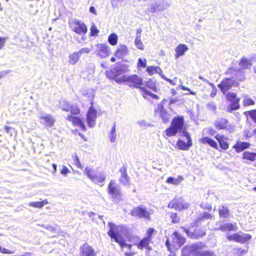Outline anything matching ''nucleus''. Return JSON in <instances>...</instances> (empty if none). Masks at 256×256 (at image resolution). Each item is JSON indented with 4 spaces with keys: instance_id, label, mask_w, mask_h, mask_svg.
<instances>
[{
    "instance_id": "423d86ee",
    "label": "nucleus",
    "mask_w": 256,
    "mask_h": 256,
    "mask_svg": "<svg viewBox=\"0 0 256 256\" xmlns=\"http://www.w3.org/2000/svg\"><path fill=\"white\" fill-rule=\"evenodd\" d=\"M130 214L132 216H134L144 218L149 220L150 219V216L152 214V212L151 210H148L146 208L143 206H140L133 208L131 210Z\"/></svg>"
},
{
    "instance_id": "69168bd1",
    "label": "nucleus",
    "mask_w": 256,
    "mask_h": 256,
    "mask_svg": "<svg viewBox=\"0 0 256 256\" xmlns=\"http://www.w3.org/2000/svg\"><path fill=\"white\" fill-rule=\"evenodd\" d=\"M210 84L211 85V86H212V92H211L210 95H211V96H212V97H214V96H216V94L217 90H216V88L214 87V84Z\"/></svg>"
},
{
    "instance_id": "09e8293b",
    "label": "nucleus",
    "mask_w": 256,
    "mask_h": 256,
    "mask_svg": "<svg viewBox=\"0 0 256 256\" xmlns=\"http://www.w3.org/2000/svg\"><path fill=\"white\" fill-rule=\"evenodd\" d=\"M90 50L88 48H84L80 49L79 51L77 52L79 56L80 57L82 54H88L90 52Z\"/></svg>"
},
{
    "instance_id": "6e6552de",
    "label": "nucleus",
    "mask_w": 256,
    "mask_h": 256,
    "mask_svg": "<svg viewBox=\"0 0 256 256\" xmlns=\"http://www.w3.org/2000/svg\"><path fill=\"white\" fill-rule=\"evenodd\" d=\"M190 206V204L184 201L182 198L174 199L168 204L169 208H174L180 211L188 209Z\"/></svg>"
},
{
    "instance_id": "c85d7f7f",
    "label": "nucleus",
    "mask_w": 256,
    "mask_h": 256,
    "mask_svg": "<svg viewBox=\"0 0 256 256\" xmlns=\"http://www.w3.org/2000/svg\"><path fill=\"white\" fill-rule=\"evenodd\" d=\"M151 241V238H145L142 240L139 244H138V248L139 249L142 250L144 248L150 249L148 244Z\"/></svg>"
},
{
    "instance_id": "20e7f679",
    "label": "nucleus",
    "mask_w": 256,
    "mask_h": 256,
    "mask_svg": "<svg viewBox=\"0 0 256 256\" xmlns=\"http://www.w3.org/2000/svg\"><path fill=\"white\" fill-rule=\"evenodd\" d=\"M84 173L92 182L96 183H102L106 180V175L101 172H96L92 168L86 167Z\"/></svg>"
},
{
    "instance_id": "c756f323",
    "label": "nucleus",
    "mask_w": 256,
    "mask_h": 256,
    "mask_svg": "<svg viewBox=\"0 0 256 256\" xmlns=\"http://www.w3.org/2000/svg\"><path fill=\"white\" fill-rule=\"evenodd\" d=\"M200 141L203 144H208L210 146L214 148H215L216 149H218V146L216 142L214 140L210 138H209L206 136L204 137L200 140Z\"/></svg>"
},
{
    "instance_id": "ddd939ff",
    "label": "nucleus",
    "mask_w": 256,
    "mask_h": 256,
    "mask_svg": "<svg viewBox=\"0 0 256 256\" xmlns=\"http://www.w3.org/2000/svg\"><path fill=\"white\" fill-rule=\"evenodd\" d=\"M172 245L176 249L179 248L186 242L185 238L177 232H174L171 236Z\"/></svg>"
},
{
    "instance_id": "1a4fd4ad",
    "label": "nucleus",
    "mask_w": 256,
    "mask_h": 256,
    "mask_svg": "<svg viewBox=\"0 0 256 256\" xmlns=\"http://www.w3.org/2000/svg\"><path fill=\"white\" fill-rule=\"evenodd\" d=\"M39 121L43 126L48 128L54 126L55 118L50 114L40 112L39 114Z\"/></svg>"
},
{
    "instance_id": "b1692460",
    "label": "nucleus",
    "mask_w": 256,
    "mask_h": 256,
    "mask_svg": "<svg viewBox=\"0 0 256 256\" xmlns=\"http://www.w3.org/2000/svg\"><path fill=\"white\" fill-rule=\"evenodd\" d=\"M219 216L220 218H227L230 216L228 208L226 204H222L219 206Z\"/></svg>"
},
{
    "instance_id": "2eb2a0df",
    "label": "nucleus",
    "mask_w": 256,
    "mask_h": 256,
    "mask_svg": "<svg viewBox=\"0 0 256 256\" xmlns=\"http://www.w3.org/2000/svg\"><path fill=\"white\" fill-rule=\"evenodd\" d=\"M229 240H234L235 242L244 244L249 240L252 236L248 234L242 233L241 234H234L232 235H229L227 236Z\"/></svg>"
},
{
    "instance_id": "aec40b11",
    "label": "nucleus",
    "mask_w": 256,
    "mask_h": 256,
    "mask_svg": "<svg viewBox=\"0 0 256 256\" xmlns=\"http://www.w3.org/2000/svg\"><path fill=\"white\" fill-rule=\"evenodd\" d=\"M82 256H96L94 250L88 244H84L81 247Z\"/></svg>"
},
{
    "instance_id": "4be33fe9",
    "label": "nucleus",
    "mask_w": 256,
    "mask_h": 256,
    "mask_svg": "<svg viewBox=\"0 0 256 256\" xmlns=\"http://www.w3.org/2000/svg\"><path fill=\"white\" fill-rule=\"evenodd\" d=\"M121 172V176L120 178V182L124 185H129L130 184V177L126 174V168L123 167L120 170Z\"/></svg>"
},
{
    "instance_id": "473e14b6",
    "label": "nucleus",
    "mask_w": 256,
    "mask_h": 256,
    "mask_svg": "<svg viewBox=\"0 0 256 256\" xmlns=\"http://www.w3.org/2000/svg\"><path fill=\"white\" fill-rule=\"evenodd\" d=\"M242 96L244 98L242 101L244 106H246L254 104V101L248 94H244Z\"/></svg>"
},
{
    "instance_id": "dca6fc26",
    "label": "nucleus",
    "mask_w": 256,
    "mask_h": 256,
    "mask_svg": "<svg viewBox=\"0 0 256 256\" xmlns=\"http://www.w3.org/2000/svg\"><path fill=\"white\" fill-rule=\"evenodd\" d=\"M96 115V110H94L92 106H90L86 114V122L90 127L92 128L95 126Z\"/></svg>"
},
{
    "instance_id": "6e6d98bb",
    "label": "nucleus",
    "mask_w": 256,
    "mask_h": 256,
    "mask_svg": "<svg viewBox=\"0 0 256 256\" xmlns=\"http://www.w3.org/2000/svg\"><path fill=\"white\" fill-rule=\"evenodd\" d=\"M60 172L63 176H66L68 173L70 172V170L66 166H62Z\"/></svg>"
},
{
    "instance_id": "e2e57ef3",
    "label": "nucleus",
    "mask_w": 256,
    "mask_h": 256,
    "mask_svg": "<svg viewBox=\"0 0 256 256\" xmlns=\"http://www.w3.org/2000/svg\"><path fill=\"white\" fill-rule=\"evenodd\" d=\"M154 232V229H153L152 228H148L146 232L147 236L146 238H151V236H152V234H153Z\"/></svg>"
},
{
    "instance_id": "8fccbe9b",
    "label": "nucleus",
    "mask_w": 256,
    "mask_h": 256,
    "mask_svg": "<svg viewBox=\"0 0 256 256\" xmlns=\"http://www.w3.org/2000/svg\"><path fill=\"white\" fill-rule=\"evenodd\" d=\"M170 218H172V222L173 223H178L179 222L180 218L178 216L176 213L172 212L170 214Z\"/></svg>"
},
{
    "instance_id": "393cba45",
    "label": "nucleus",
    "mask_w": 256,
    "mask_h": 256,
    "mask_svg": "<svg viewBox=\"0 0 256 256\" xmlns=\"http://www.w3.org/2000/svg\"><path fill=\"white\" fill-rule=\"evenodd\" d=\"M237 227L236 225L231 224V223H226L220 226L219 228H215V230H220L223 232H226V231H230V230H236Z\"/></svg>"
},
{
    "instance_id": "9d476101",
    "label": "nucleus",
    "mask_w": 256,
    "mask_h": 256,
    "mask_svg": "<svg viewBox=\"0 0 256 256\" xmlns=\"http://www.w3.org/2000/svg\"><path fill=\"white\" fill-rule=\"evenodd\" d=\"M183 136L186 138L187 142H186L181 139H178L176 142V146L180 150H188L192 145V140L190 134L187 131L183 132Z\"/></svg>"
},
{
    "instance_id": "e433bc0d",
    "label": "nucleus",
    "mask_w": 256,
    "mask_h": 256,
    "mask_svg": "<svg viewBox=\"0 0 256 256\" xmlns=\"http://www.w3.org/2000/svg\"><path fill=\"white\" fill-rule=\"evenodd\" d=\"M118 36L115 33L111 34L108 38V42L112 46H115L118 42Z\"/></svg>"
},
{
    "instance_id": "79ce46f5",
    "label": "nucleus",
    "mask_w": 256,
    "mask_h": 256,
    "mask_svg": "<svg viewBox=\"0 0 256 256\" xmlns=\"http://www.w3.org/2000/svg\"><path fill=\"white\" fill-rule=\"evenodd\" d=\"M134 44L140 50H144V45L141 40V38H136Z\"/></svg>"
},
{
    "instance_id": "ea45409f",
    "label": "nucleus",
    "mask_w": 256,
    "mask_h": 256,
    "mask_svg": "<svg viewBox=\"0 0 256 256\" xmlns=\"http://www.w3.org/2000/svg\"><path fill=\"white\" fill-rule=\"evenodd\" d=\"M240 64V67L244 69L250 68L251 66V64L248 60L244 58H242L241 59Z\"/></svg>"
},
{
    "instance_id": "a19ab883",
    "label": "nucleus",
    "mask_w": 256,
    "mask_h": 256,
    "mask_svg": "<svg viewBox=\"0 0 256 256\" xmlns=\"http://www.w3.org/2000/svg\"><path fill=\"white\" fill-rule=\"evenodd\" d=\"M141 90L142 91V95L144 98H146L147 96H150L154 98H156L158 96L157 95L150 92L144 88H142Z\"/></svg>"
},
{
    "instance_id": "7c9ffc66",
    "label": "nucleus",
    "mask_w": 256,
    "mask_h": 256,
    "mask_svg": "<svg viewBox=\"0 0 256 256\" xmlns=\"http://www.w3.org/2000/svg\"><path fill=\"white\" fill-rule=\"evenodd\" d=\"M240 100H237L235 102H230V105L227 107L226 111L228 112H232L233 110H237L240 108Z\"/></svg>"
},
{
    "instance_id": "4d7b16f0",
    "label": "nucleus",
    "mask_w": 256,
    "mask_h": 256,
    "mask_svg": "<svg viewBox=\"0 0 256 256\" xmlns=\"http://www.w3.org/2000/svg\"><path fill=\"white\" fill-rule=\"evenodd\" d=\"M158 69L160 71H161V69L158 66L154 67V66H148L146 68V71L149 74H152L154 70Z\"/></svg>"
},
{
    "instance_id": "a878e982",
    "label": "nucleus",
    "mask_w": 256,
    "mask_h": 256,
    "mask_svg": "<svg viewBox=\"0 0 256 256\" xmlns=\"http://www.w3.org/2000/svg\"><path fill=\"white\" fill-rule=\"evenodd\" d=\"M128 54V49L126 45H121L115 52V56L120 58L126 56Z\"/></svg>"
},
{
    "instance_id": "cd10ccee",
    "label": "nucleus",
    "mask_w": 256,
    "mask_h": 256,
    "mask_svg": "<svg viewBox=\"0 0 256 256\" xmlns=\"http://www.w3.org/2000/svg\"><path fill=\"white\" fill-rule=\"evenodd\" d=\"M250 144L247 142H238L234 146V148L238 152H240L250 146Z\"/></svg>"
},
{
    "instance_id": "5701e85b",
    "label": "nucleus",
    "mask_w": 256,
    "mask_h": 256,
    "mask_svg": "<svg viewBox=\"0 0 256 256\" xmlns=\"http://www.w3.org/2000/svg\"><path fill=\"white\" fill-rule=\"evenodd\" d=\"M228 120L224 118H218L216 120L214 124L215 127L218 130L224 129L226 128Z\"/></svg>"
},
{
    "instance_id": "774afa93",
    "label": "nucleus",
    "mask_w": 256,
    "mask_h": 256,
    "mask_svg": "<svg viewBox=\"0 0 256 256\" xmlns=\"http://www.w3.org/2000/svg\"><path fill=\"white\" fill-rule=\"evenodd\" d=\"M208 108L211 110H214L216 108V106L214 102L209 103L207 104Z\"/></svg>"
},
{
    "instance_id": "338daca9",
    "label": "nucleus",
    "mask_w": 256,
    "mask_h": 256,
    "mask_svg": "<svg viewBox=\"0 0 256 256\" xmlns=\"http://www.w3.org/2000/svg\"><path fill=\"white\" fill-rule=\"evenodd\" d=\"M42 226L45 228L46 229L50 232H54L56 230V228L53 227L52 226H44V225H42Z\"/></svg>"
},
{
    "instance_id": "bb28decb",
    "label": "nucleus",
    "mask_w": 256,
    "mask_h": 256,
    "mask_svg": "<svg viewBox=\"0 0 256 256\" xmlns=\"http://www.w3.org/2000/svg\"><path fill=\"white\" fill-rule=\"evenodd\" d=\"M188 50V48L186 45L180 44L176 48V54H175V57L177 58L183 56Z\"/></svg>"
},
{
    "instance_id": "412c9836",
    "label": "nucleus",
    "mask_w": 256,
    "mask_h": 256,
    "mask_svg": "<svg viewBox=\"0 0 256 256\" xmlns=\"http://www.w3.org/2000/svg\"><path fill=\"white\" fill-rule=\"evenodd\" d=\"M212 218V215L208 212L200 214L196 220V224L198 226L203 223H208V220Z\"/></svg>"
},
{
    "instance_id": "9b49d317",
    "label": "nucleus",
    "mask_w": 256,
    "mask_h": 256,
    "mask_svg": "<svg viewBox=\"0 0 256 256\" xmlns=\"http://www.w3.org/2000/svg\"><path fill=\"white\" fill-rule=\"evenodd\" d=\"M95 53L101 58H105L110 54V48L106 44H98L96 46Z\"/></svg>"
},
{
    "instance_id": "a211bd4d",
    "label": "nucleus",
    "mask_w": 256,
    "mask_h": 256,
    "mask_svg": "<svg viewBox=\"0 0 256 256\" xmlns=\"http://www.w3.org/2000/svg\"><path fill=\"white\" fill-rule=\"evenodd\" d=\"M234 83V80H233L227 78L222 80L218 86L220 90L224 94L227 90L230 89Z\"/></svg>"
},
{
    "instance_id": "a18cd8bd",
    "label": "nucleus",
    "mask_w": 256,
    "mask_h": 256,
    "mask_svg": "<svg viewBox=\"0 0 256 256\" xmlns=\"http://www.w3.org/2000/svg\"><path fill=\"white\" fill-rule=\"evenodd\" d=\"M128 76L124 75L120 77L116 78H114V80L117 82L118 83H121L123 82H125L126 83V84H128Z\"/></svg>"
},
{
    "instance_id": "de8ad7c7",
    "label": "nucleus",
    "mask_w": 256,
    "mask_h": 256,
    "mask_svg": "<svg viewBox=\"0 0 256 256\" xmlns=\"http://www.w3.org/2000/svg\"><path fill=\"white\" fill-rule=\"evenodd\" d=\"M146 60L145 58H139L138 62V67L144 68L146 66Z\"/></svg>"
},
{
    "instance_id": "5fc2aeb1",
    "label": "nucleus",
    "mask_w": 256,
    "mask_h": 256,
    "mask_svg": "<svg viewBox=\"0 0 256 256\" xmlns=\"http://www.w3.org/2000/svg\"><path fill=\"white\" fill-rule=\"evenodd\" d=\"M248 112L254 122H256V110L248 111Z\"/></svg>"
},
{
    "instance_id": "2f4dec72",
    "label": "nucleus",
    "mask_w": 256,
    "mask_h": 256,
    "mask_svg": "<svg viewBox=\"0 0 256 256\" xmlns=\"http://www.w3.org/2000/svg\"><path fill=\"white\" fill-rule=\"evenodd\" d=\"M80 58L77 52H74L69 55L68 62L70 64L74 65L78 61Z\"/></svg>"
},
{
    "instance_id": "4468645a",
    "label": "nucleus",
    "mask_w": 256,
    "mask_h": 256,
    "mask_svg": "<svg viewBox=\"0 0 256 256\" xmlns=\"http://www.w3.org/2000/svg\"><path fill=\"white\" fill-rule=\"evenodd\" d=\"M170 6V4L167 2L164 4H158L157 2L154 0L149 5L148 10L151 13L158 12L164 10Z\"/></svg>"
},
{
    "instance_id": "f257e3e1",
    "label": "nucleus",
    "mask_w": 256,
    "mask_h": 256,
    "mask_svg": "<svg viewBox=\"0 0 256 256\" xmlns=\"http://www.w3.org/2000/svg\"><path fill=\"white\" fill-rule=\"evenodd\" d=\"M184 120L182 116H177L173 118L170 126L165 130L166 135L168 136H174L178 132L183 130Z\"/></svg>"
},
{
    "instance_id": "0e129e2a",
    "label": "nucleus",
    "mask_w": 256,
    "mask_h": 256,
    "mask_svg": "<svg viewBox=\"0 0 256 256\" xmlns=\"http://www.w3.org/2000/svg\"><path fill=\"white\" fill-rule=\"evenodd\" d=\"M201 208H204V209H207L209 210H212V206L210 204H200Z\"/></svg>"
},
{
    "instance_id": "052dcab7",
    "label": "nucleus",
    "mask_w": 256,
    "mask_h": 256,
    "mask_svg": "<svg viewBox=\"0 0 256 256\" xmlns=\"http://www.w3.org/2000/svg\"><path fill=\"white\" fill-rule=\"evenodd\" d=\"M182 228L184 230V231L186 234L188 236L192 238H193L194 237V236L193 234V233L191 232L188 229H186L184 228Z\"/></svg>"
},
{
    "instance_id": "3c124183",
    "label": "nucleus",
    "mask_w": 256,
    "mask_h": 256,
    "mask_svg": "<svg viewBox=\"0 0 256 256\" xmlns=\"http://www.w3.org/2000/svg\"><path fill=\"white\" fill-rule=\"evenodd\" d=\"M220 148L223 150H227L228 148V144L225 138L223 139L220 143Z\"/></svg>"
},
{
    "instance_id": "f8f14e48",
    "label": "nucleus",
    "mask_w": 256,
    "mask_h": 256,
    "mask_svg": "<svg viewBox=\"0 0 256 256\" xmlns=\"http://www.w3.org/2000/svg\"><path fill=\"white\" fill-rule=\"evenodd\" d=\"M144 84L143 80L142 78L138 76L136 74H133L128 76V86L130 87H134L139 88L141 90L142 88L141 86Z\"/></svg>"
},
{
    "instance_id": "603ef678",
    "label": "nucleus",
    "mask_w": 256,
    "mask_h": 256,
    "mask_svg": "<svg viewBox=\"0 0 256 256\" xmlns=\"http://www.w3.org/2000/svg\"><path fill=\"white\" fill-rule=\"evenodd\" d=\"M99 30L97 28L96 26L93 24L90 28V34L92 36H94L98 33Z\"/></svg>"
},
{
    "instance_id": "c9c22d12",
    "label": "nucleus",
    "mask_w": 256,
    "mask_h": 256,
    "mask_svg": "<svg viewBox=\"0 0 256 256\" xmlns=\"http://www.w3.org/2000/svg\"><path fill=\"white\" fill-rule=\"evenodd\" d=\"M116 122H114V124L112 128V129H111V130H110V136H109L110 140L112 142H115L116 139Z\"/></svg>"
},
{
    "instance_id": "6ab92c4d",
    "label": "nucleus",
    "mask_w": 256,
    "mask_h": 256,
    "mask_svg": "<svg viewBox=\"0 0 256 256\" xmlns=\"http://www.w3.org/2000/svg\"><path fill=\"white\" fill-rule=\"evenodd\" d=\"M66 118L68 120L72 122L74 126H78L84 131L86 130V126L83 121L78 117L69 115L66 116Z\"/></svg>"
},
{
    "instance_id": "c03bdc74",
    "label": "nucleus",
    "mask_w": 256,
    "mask_h": 256,
    "mask_svg": "<svg viewBox=\"0 0 256 256\" xmlns=\"http://www.w3.org/2000/svg\"><path fill=\"white\" fill-rule=\"evenodd\" d=\"M70 106L69 103L66 101H62L60 103V108L64 111L68 112L70 110Z\"/></svg>"
},
{
    "instance_id": "4c0bfd02",
    "label": "nucleus",
    "mask_w": 256,
    "mask_h": 256,
    "mask_svg": "<svg viewBox=\"0 0 256 256\" xmlns=\"http://www.w3.org/2000/svg\"><path fill=\"white\" fill-rule=\"evenodd\" d=\"M243 157L244 159L254 161L256 158V153L249 152H245L244 153Z\"/></svg>"
},
{
    "instance_id": "39448f33",
    "label": "nucleus",
    "mask_w": 256,
    "mask_h": 256,
    "mask_svg": "<svg viewBox=\"0 0 256 256\" xmlns=\"http://www.w3.org/2000/svg\"><path fill=\"white\" fill-rule=\"evenodd\" d=\"M68 24L71 30L80 35H84L87 32L86 25L76 18L70 20Z\"/></svg>"
},
{
    "instance_id": "0eeeda50",
    "label": "nucleus",
    "mask_w": 256,
    "mask_h": 256,
    "mask_svg": "<svg viewBox=\"0 0 256 256\" xmlns=\"http://www.w3.org/2000/svg\"><path fill=\"white\" fill-rule=\"evenodd\" d=\"M108 194H110L115 201H119L120 199L121 190L120 186L115 182L111 180L108 186Z\"/></svg>"
},
{
    "instance_id": "864d4df0",
    "label": "nucleus",
    "mask_w": 256,
    "mask_h": 256,
    "mask_svg": "<svg viewBox=\"0 0 256 256\" xmlns=\"http://www.w3.org/2000/svg\"><path fill=\"white\" fill-rule=\"evenodd\" d=\"M70 112L73 114H78L80 112V110L78 106H70Z\"/></svg>"
},
{
    "instance_id": "680f3d73",
    "label": "nucleus",
    "mask_w": 256,
    "mask_h": 256,
    "mask_svg": "<svg viewBox=\"0 0 256 256\" xmlns=\"http://www.w3.org/2000/svg\"><path fill=\"white\" fill-rule=\"evenodd\" d=\"M183 180L182 176H178L176 178H174V184H178Z\"/></svg>"
},
{
    "instance_id": "49530a36",
    "label": "nucleus",
    "mask_w": 256,
    "mask_h": 256,
    "mask_svg": "<svg viewBox=\"0 0 256 256\" xmlns=\"http://www.w3.org/2000/svg\"><path fill=\"white\" fill-rule=\"evenodd\" d=\"M128 76L124 75L120 77L116 78H114V80L117 82L118 83H121L123 82H125L126 83V84H128Z\"/></svg>"
},
{
    "instance_id": "13d9d810",
    "label": "nucleus",
    "mask_w": 256,
    "mask_h": 256,
    "mask_svg": "<svg viewBox=\"0 0 256 256\" xmlns=\"http://www.w3.org/2000/svg\"><path fill=\"white\" fill-rule=\"evenodd\" d=\"M124 0H112L111 3L112 6L114 8H118L120 6V3Z\"/></svg>"
},
{
    "instance_id": "58836bf2",
    "label": "nucleus",
    "mask_w": 256,
    "mask_h": 256,
    "mask_svg": "<svg viewBox=\"0 0 256 256\" xmlns=\"http://www.w3.org/2000/svg\"><path fill=\"white\" fill-rule=\"evenodd\" d=\"M226 100L230 102H235L237 100H240V98H237L236 94L232 92H228L226 96Z\"/></svg>"
},
{
    "instance_id": "f03ea898",
    "label": "nucleus",
    "mask_w": 256,
    "mask_h": 256,
    "mask_svg": "<svg viewBox=\"0 0 256 256\" xmlns=\"http://www.w3.org/2000/svg\"><path fill=\"white\" fill-rule=\"evenodd\" d=\"M108 225L110 228L108 234L111 238L118 242L121 248H126L130 250L132 245L126 244L124 239L118 233V230H120L121 226H116V224L112 222H109Z\"/></svg>"
},
{
    "instance_id": "f704fd0d",
    "label": "nucleus",
    "mask_w": 256,
    "mask_h": 256,
    "mask_svg": "<svg viewBox=\"0 0 256 256\" xmlns=\"http://www.w3.org/2000/svg\"><path fill=\"white\" fill-rule=\"evenodd\" d=\"M123 72V70L120 68H114L110 72H107V74H112V78H114L121 75Z\"/></svg>"
},
{
    "instance_id": "37998d69",
    "label": "nucleus",
    "mask_w": 256,
    "mask_h": 256,
    "mask_svg": "<svg viewBox=\"0 0 256 256\" xmlns=\"http://www.w3.org/2000/svg\"><path fill=\"white\" fill-rule=\"evenodd\" d=\"M144 84L147 88L151 89L152 90H154L156 88L154 81L152 80H150L146 82H144Z\"/></svg>"
},
{
    "instance_id": "bf43d9fd",
    "label": "nucleus",
    "mask_w": 256,
    "mask_h": 256,
    "mask_svg": "<svg viewBox=\"0 0 256 256\" xmlns=\"http://www.w3.org/2000/svg\"><path fill=\"white\" fill-rule=\"evenodd\" d=\"M74 162H75V164L77 168H78L80 169L82 168V166L81 164V163L80 162V160L78 156H76Z\"/></svg>"
},
{
    "instance_id": "f3484780",
    "label": "nucleus",
    "mask_w": 256,
    "mask_h": 256,
    "mask_svg": "<svg viewBox=\"0 0 256 256\" xmlns=\"http://www.w3.org/2000/svg\"><path fill=\"white\" fill-rule=\"evenodd\" d=\"M155 112L156 114L158 115L162 118L164 122H167L169 120L170 114L164 109L162 105H158Z\"/></svg>"
},
{
    "instance_id": "7ed1b4c3",
    "label": "nucleus",
    "mask_w": 256,
    "mask_h": 256,
    "mask_svg": "<svg viewBox=\"0 0 256 256\" xmlns=\"http://www.w3.org/2000/svg\"><path fill=\"white\" fill-rule=\"evenodd\" d=\"M204 244L202 242L193 244L186 247V249L195 254V256H216V254L212 250H202Z\"/></svg>"
},
{
    "instance_id": "72a5a7b5",
    "label": "nucleus",
    "mask_w": 256,
    "mask_h": 256,
    "mask_svg": "<svg viewBox=\"0 0 256 256\" xmlns=\"http://www.w3.org/2000/svg\"><path fill=\"white\" fill-rule=\"evenodd\" d=\"M48 204V202L46 200H44L41 202H30L28 204L30 206L36 208H42L44 205Z\"/></svg>"
}]
</instances>
